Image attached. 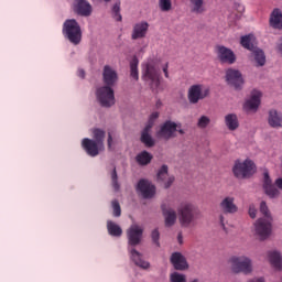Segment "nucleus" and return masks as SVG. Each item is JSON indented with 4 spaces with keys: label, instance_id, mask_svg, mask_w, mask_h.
<instances>
[{
    "label": "nucleus",
    "instance_id": "nucleus-1",
    "mask_svg": "<svg viewBox=\"0 0 282 282\" xmlns=\"http://www.w3.org/2000/svg\"><path fill=\"white\" fill-rule=\"evenodd\" d=\"M260 212L265 218H260L257 220L254 224L256 232L258 236H260V239H268L272 232V216L270 215L268 204H265L263 200L260 204Z\"/></svg>",
    "mask_w": 282,
    "mask_h": 282
},
{
    "label": "nucleus",
    "instance_id": "nucleus-2",
    "mask_svg": "<svg viewBox=\"0 0 282 282\" xmlns=\"http://www.w3.org/2000/svg\"><path fill=\"white\" fill-rule=\"evenodd\" d=\"M177 213L182 228H191V226H195V221L199 215V210L192 203H182L177 208Z\"/></svg>",
    "mask_w": 282,
    "mask_h": 282
},
{
    "label": "nucleus",
    "instance_id": "nucleus-3",
    "mask_svg": "<svg viewBox=\"0 0 282 282\" xmlns=\"http://www.w3.org/2000/svg\"><path fill=\"white\" fill-rule=\"evenodd\" d=\"M142 78L150 83L151 89L160 87V66L158 62L150 59L142 64Z\"/></svg>",
    "mask_w": 282,
    "mask_h": 282
},
{
    "label": "nucleus",
    "instance_id": "nucleus-4",
    "mask_svg": "<svg viewBox=\"0 0 282 282\" xmlns=\"http://www.w3.org/2000/svg\"><path fill=\"white\" fill-rule=\"evenodd\" d=\"M62 32L64 39H67L69 43L73 45H80V42L83 41V30L80 29L78 21L74 19L66 20L63 24Z\"/></svg>",
    "mask_w": 282,
    "mask_h": 282
},
{
    "label": "nucleus",
    "instance_id": "nucleus-5",
    "mask_svg": "<svg viewBox=\"0 0 282 282\" xmlns=\"http://www.w3.org/2000/svg\"><path fill=\"white\" fill-rule=\"evenodd\" d=\"M262 188L267 197H269L270 199H278V197H280L281 195L280 191H282V177L276 178L273 184L272 178L270 177V172L264 171Z\"/></svg>",
    "mask_w": 282,
    "mask_h": 282
},
{
    "label": "nucleus",
    "instance_id": "nucleus-6",
    "mask_svg": "<svg viewBox=\"0 0 282 282\" xmlns=\"http://www.w3.org/2000/svg\"><path fill=\"white\" fill-rule=\"evenodd\" d=\"M229 265L234 274H250L252 272V260L246 256H232Z\"/></svg>",
    "mask_w": 282,
    "mask_h": 282
},
{
    "label": "nucleus",
    "instance_id": "nucleus-7",
    "mask_svg": "<svg viewBox=\"0 0 282 282\" xmlns=\"http://www.w3.org/2000/svg\"><path fill=\"white\" fill-rule=\"evenodd\" d=\"M234 175L238 177V180H246L247 177H252L257 172V167L254 166V162L251 160H246L245 162H236L232 169Z\"/></svg>",
    "mask_w": 282,
    "mask_h": 282
},
{
    "label": "nucleus",
    "instance_id": "nucleus-8",
    "mask_svg": "<svg viewBox=\"0 0 282 282\" xmlns=\"http://www.w3.org/2000/svg\"><path fill=\"white\" fill-rule=\"evenodd\" d=\"M208 96H210V88L204 87V85L200 84L192 85L187 93L191 105H197L199 100H204V98H208Z\"/></svg>",
    "mask_w": 282,
    "mask_h": 282
},
{
    "label": "nucleus",
    "instance_id": "nucleus-9",
    "mask_svg": "<svg viewBox=\"0 0 282 282\" xmlns=\"http://www.w3.org/2000/svg\"><path fill=\"white\" fill-rule=\"evenodd\" d=\"M96 96L101 107H112V105H116L113 88L109 86L99 87L96 91Z\"/></svg>",
    "mask_w": 282,
    "mask_h": 282
},
{
    "label": "nucleus",
    "instance_id": "nucleus-10",
    "mask_svg": "<svg viewBox=\"0 0 282 282\" xmlns=\"http://www.w3.org/2000/svg\"><path fill=\"white\" fill-rule=\"evenodd\" d=\"M215 54L220 63H226L227 65H235L237 63L235 52L224 45H216Z\"/></svg>",
    "mask_w": 282,
    "mask_h": 282
},
{
    "label": "nucleus",
    "instance_id": "nucleus-11",
    "mask_svg": "<svg viewBox=\"0 0 282 282\" xmlns=\"http://www.w3.org/2000/svg\"><path fill=\"white\" fill-rule=\"evenodd\" d=\"M226 82L227 85L234 87L235 89H242L243 87V75L241 72L235 68H229L226 70Z\"/></svg>",
    "mask_w": 282,
    "mask_h": 282
},
{
    "label": "nucleus",
    "instance_id": "nucleus-12",
    "mask_svg": "<svg viewBox=\"0 0 282 282\" xmlns=\"http://www.w3.org/2000/svg\"><path fill=\"white\" fill-rule=\"evenodd\" d=\"M137 192L142 195L143 199H151L155 196V185L151 184L149 180L141 178L138 182Z\"/></svg>",
    "mask_w": 282,
    "mask_h": 282
},
{
    "label": "nucleus",
    "instance_id": "nucleus-13",
    "mask_svg": "<svg viewBox=\"0 0 282 282\" xmlns=\"http://www.w3.org/2000/svg\"><path fill=\"white\" fill-rule=\"evenodd\" d=\"M82 147L84 151H86L87 155H89L90 158H96L100 154V151L105 149L102 145L96 143V141L89 138L83 139Z\"/></svg>",
    "mask_w": 282,
    "mask_h": 282
},
{
    "label": "nucleus",
    "instance_id": "nucleus-14",
    "mask_svg": "<svg viewBox=\"0 0 282 282\" xmlns=\"http://www.w3.org/2000/svg\"><path fill=\"white\" fill-rule=\"evenodd\" d=\"M143 232L142 227L132 225L127 231L129 246H139L140 241H142Z\"/></svg>",
    "mask_w": 282,
    "mask_h": 282
},
{
    "label": "nucleus",
    "instance_id": "nucleus-15",
    "mask_svg": "<svg viewBox=\"0 0 282 282\" xmlns=\"http://www.w3.org/2000/svg\"><path fill=\"white\" fill-rule=\"evenodd\" d=\"M219 208L223 210L224 215H235V213L239 212V207L235 204L234 196H226L219 203Z\"/></svg>",
    "mask_w": 282,
    "mask_h": 282
},
{
    "label": "nucleus",
    "instance_id": "nucleus-16",
    "mask_svg": "<svg viewBox=\"0 0 282 282\" xmlns=\"http://www.w3.org/2000/svg\"><path fill=\"white\" fill-rule=\"evenodd\" d=\"M177 131V123L173 121H165L163 127H161L158 132L159 138H163V140H171V138H175V132Z\"/></svg>",
    "mask_w": 282,
    "mask_h": 282
},
{
    "label": "nucleus",
    "instance_id": "nucleus-17",
    "mask_svg": "<svg viewBox=\"0 0 282 282\" xmlns=\"http://www.w3.org/2000/svg\"><path fill=\"white\" fill-rule=\"evenodd\" d=\"M73 10L79 17L91 15V4L87 0H74Z\"/></svg>",
    "mask_w": 282,
    "mask_h": 282
},
{
    "label": "nucleus",
    "instance_id": "nucleus-18",
    "mask_svg": "<svg viewBox=\"0 0 282 282\" xmlns=\"http://www.w3.org/2000/svg\"><path fill=\"white\" fill-rule=\"evenodd\" d=\"M102 78L106 87H113L118 83V73L111 66H104Z\"/></svg>",
    "mask_w": 282,
    "mask_h": 282
},
{
    "label": "nucleus",
    "instance_id": "nucleus-19",
    "mask_svg": "<svg viewBox=\"0 0 282 282\" xmlns=\"http://www.w3.org/2000/svg\"><path fill=\"white\" fill-rule=\"evenodd\" d=\"M158 182L164 184V188H171L175 176H169V165H162L156 175Z\"/></svg>",
    "mask_w": 282,
    "mask_h": 282
},
{
    "label": "nucleus",
    "instance_id": "nucleus-20",
    "mask_svg": "<svg viewBox=\"0 0 282 282\" xmlns=\"http://www.w3.org/2000/svg\"><path fill=\"white\" fill-rule=\"evenodd\" d=\"M149 32V22L142 21L133 25L131 39L138 41V39H144Z\"/></svg>",
    "mask_w": 282,
    "mask_h": 282
},
{
    "label": "nucleus",
    "instance_id": "nucleus-21",
    "mask_svg": "<svg viewBox=\"0 0 282 282\" xmlns=\"http://www.w3.org/2000/svg\"><path fill=\"white\" fill-rule=\"evenodd\" d=\"M261 91L253 90L251 93V98L245 102V109L247 111H257L259 109V105H261Z\"/></svg>",
    "mask_w": 282,
    "mask_h": 282
},
{
    "label": "nucleus",
    "instance_id": "nucleus-22",
    "mask_svg": "<svg viewBox=\"0 0 282 282\" xmlns=\"http://www.w3.org/2000/svg\"><path fill=\"white\" fill-rule=\"evenodd\" d=\"M161 208L165 218V226L167 228L175 226V221H177V213H175L173 208H166V205H162Z\"/></svg>",
    "mask_w": 282,
    "mask_h": 282
},
{
    "label": "nucleus",
    "instance_id": "nucleus-23",
    "mask_svg": "<svg viewBox=\"0 0 282 282\" xmlns=\"http://www.w3.org/2000/svg\"><path fill=\"white\" fill-rule=\"evenodd\" d=\"M171 263L175 268V270H186L188 268V263L186 262V258L183 257L180 252H174L171 256Z\"/></svg>",
    "mask_w": 282,
    "mask_h": 282
},
{
    "label": "nucleus",
    "instance_id": "nucleus-24",
    "mask_svg": "<svg viewBox=\"0 0 282 282\" xmlns=\"http://www.w3.org/2000/svg\"><path fill=\"white\" fill-rule=\"evenodd\" d=\"M270 25L274 30H282V12L279 9H274L270 17Z\"/></svg>",
    "mask_w": 282,
    "mask_h": 282
},
{
    "label": "nucleus",
    "instance_id": "nucleus-25",
    "mask_svg": "<svg viewBox=\"0 0 282 282\" xmlns=\"http://www.w3.org/2000/svg\"><path fill=\"white\" fill-rule=\"evenodd\" d=\"M269 261L275 270H282V257L278 251H269L268 253Z\"/></svg>",
    "mask_w": 282,
    "mask_h": 282
},
{
    "label": "nucleus",
    "instance_id": "nucleus-26",
    "mask_svg": "<svg viewBox=\"0 0 282 282\" xmlns=\"http://www.w3.org/2000/svg\"><path fill=\"white\" fill-rule=\"evenodd\" d=\"M225 124L229 131H237L239 129V118L235 113H229L225 117Z\"/></svg>",
    "mask_w": 282,
    "mask_h": 282
},
{
    "label": "nucleus",
    "instance_id": "nucleus-27",
    "mask_svg": "<svg viewBox=\"0 0 282 282\" xmlns=\"http://www.w3.org/2000/svg\"><path fill=\"white\" fill-rule=\"evenodd\" d=\"M141 142L149 149L151 147H155V140H153V137H151V128H144L141 132Z\"/></svg>",
    "mask_w": 282,
    "mask_h": 282
},
{
    "label": "nucleus",
    "instance_id": "nucleus-28",
    "mask_svg": "<svg viewBox=\"0 0 282 282\" xmlns=\"http://www.w3.org/2000/svg\"><path fill=\"white\" fill-rule=\"evenodd\" d=\"M191 12L194 14H204L206 12V4L204 0H189Z\"/></svg>",
    "mask_w": 282,
    "mask_h": 282
},
{
    "label": "nucleus",
    "instance_id": "nucleus-29",
    "mask_svg": "<svg viewBox=\"0 0 282 282\" xmlns=\"http://www.w3.org/2000/svg\"><path fill=\"white\" fill-rule=\"evenodd\" d=\"M131 254V259L132 261L135 263V265H138L139 268H142L143 270H147V268H149V262L142 260V254H140V252H138V250L132 249L130 251Z\"/></svg>",
    "mask_w": 282,
    "mask_h": 282
},
{
    "label": "nucleus",
    "instance_id": "nucleus-30",
    "mask_svg": "<svg viewBox=\"0 0 282 282\" xmlns=\"http://www.w3.org/2000/svg\"><path fill=\"white\" fill-rule=\"evenodd\" d=\"M269 124H270V127H273V128L282 127L281 113H279L276 110H270Z\"/></svg>",
    "mask_w": 282,
    "mask_h": 282
},
{
    "label": "nucleus",
    "instance_id": "nucleus-31",
    "mask_svg": "<svg viewBox=\"0 0 282 282\" xmlns=\"http://www.w3.org/2000/svg\"><path fill=\"white\" fill-rule=\"evenodd\" d=\"M94 142L99 144L100 147L105 148V135H107V132L100 128H94L91 130Z\"/></svg>",
    "mask_w": 282,
    "mask_h": 282
},
{
    "label": "nucleus",
    "instance_id": "nucleus-32",
    "mask_svg": "<svg viewBox=\"0 0 282 282\" xmlns=\"http://www.w3.org/2000/svg\"><path fill=\"white\" fill-rule=\"evenodd\" d=\"M107 230L111 237H122V228L112 220L107 221Z\"/></svg>",
    "mask_w": 282,
    "mask_h": 282
},
{
    "label": "nucleus",
    "instance_id": "nucleus-33",
    "mask_svg": "<svg viewBox=\"0 0 282 282\" xmlns=\"http://www.w3.org/2000/svg\"><path fill=\"white\" fill-rule=\"evenodd\" d=\"M135 160L140 166H147V164H151V161L153 160V155L149 153L148 151H142L135 156Z\"/></svg>",
    "mask_w": 282,
    "mask_h": 282
},
{
    "label": "nucleus",
    "instance_id": "nucleus-34",
    "mask_svg": "<svg viewBox=\"0 0 282 282\" xmlns=\"http://www.w3.org/2000/svg\"><path fill=\"white\" fill-rule=\"evenodd\" d=\"M254 41V35L248 34L245 36H241L240 44L245 47V50H249V52H252L257 46L252 43Z\"/></svg>",
    "mask_w": 282,
    "mask_h": 282
},
{
    "label": "nucleus",
    "instance_id": "nucleus-35",
    "mask_svg": "<svg viewBox=\"0 0 282 282\" xmlns=\"http://www.w3.org/2000/svg\"><path fill=\"white\" fill-rule=\"evenodd\" d=\"M251 52L258 67H263V65H265V53H263L260 48L257 47Z\"/></svg>",
    "mask_w": 282,
    "mask_h": 282
},
{
    "label": "nucleus",
    "instance_id": "nucleus-36",
    "mask_svg": "<svg viewBox=\"0 0 282 282\" xmlns=\"http://www.w3.org/2000/svg\"><path fill=\"white\" fill-rule=\"evenodd\" d=\"M138 64H139L138 57H133L132 61L130 62V76L134 80H139L140 78L138 73Z\"/></svg>",
    "mask_w": 282,
    "mask_h": 282
},
{
    "label": "nucleus",
    "instance_id": "nucleus-37",
    "mask_svg": "<svg viewBox=\"0 0 282 282\" xmlns=\"http://www.w3.org/2000/svg\"><path fill=\"white\" fill-rule=\"evenodd\" d=\"M159 8L161 12H171L173 9V0H159Z\"/></svg>",
    "mask_w": 282,
    "mask_h": 282
},
{
    "label": "nucleus",
    "instance_id": "nucleus-38",
    "mask_svg": "<svg viewBox=\"0 0 282 282\" xmlns=\"http://www.w3.org/2000/svg\"><path fill=\"white\" fill-rule=\"evenodd\" d=\"M111 206L113 217H120L122 215V208L120 207V203L118 202V199H113L111 202Z\"/></svg>",
    "mask_w": 282,
    "mask_h": 282
},
{
    "label": "nucleus",
    "instance_id": "nucleus-39",
    "mask_svg": "<svg viewBox=\"0 0 282 282\" xmlns=\"http://www.w3.org/2000/svg\"><path fill=\"white\" fill-rule=\"evenodd\" d=\"M112 17L117 21H122V14H120V1H117L112 7Z\"/></svg>",
    "mask_w": 282,
    "mask_h": 282
},
{
    "label": "nucleus",
    "instance_id": "nucleus-40",
    "mask_svg": "<svg viewBox=\"0 0 282 282\" xmlns=\"http://www.w3.org/2000/svg\"><path fill=\"white\" fill-rule=\"evenodd\" d=\"M111 182H112V188L115 191H120V183H118V172L116 171V167H113L111 173Z\"/></svg>",
    "mask_w": 282,
    "mask_h": 282
},
{
    "label": "nucleus",
    "instance_id": "nucleus-41",
    "mask_svg": "<svg viewBox=\"0 0 282 282\" xmlns=\"http://www.w3.org/2000/svg\"><path fill=\"white\" fill-rule=\"evenodd\" d=\"M210 124V118L206 116H202L197 121V128L198 129H206Z\"/></svg>",
    "mask_w": 282,
    "mask_h": 282
},
{
    "label": "nucleus",
    "instance_id": "nucleus-42",
    "mask_svg": "<svg viewBox=\"0 0 282 282\" xmlns=\"http://www.w3.org/2000/svg\"><path fill=\"white\" fill-rule=\"evenodd\" d=\"M158 118H160V112H152V113L150 115V118H149V120H148V123H147L145 128H148V129H153V124H155V120H156Z\"/></svg>",
    "mask_w": 282,
    "mask_h": 282
},
{
    "label": "nucleus",
    "instance_id": "nucleus-43",
    "mask_svg": "<svg viewBox=\"0 0 282 282\" xmlns=\"http://www.w3.org/2000/svg\"><path fill=\"white\" fill-rule=\"evenodd\" d=\"M172 282H186V278L177 272L172 273L171 275Z\"/></svg>",
    "mask_w": 282,
    "mask_h": 282
},
{
    "label": "nucleus",
    "instance_id": "nucleus-44",
    "mask_svg": "<svg viewBox=\"0 0 282 282\" xmlns=\"http://www.w3.org/2000/svg\"><path fill=\"white\" fill-rule=\"evenodd\" d=\"M152 241L160 248V231L158 229H154L151 234Z\"/></svg>",
    "mask_w": 282,
    "mask_h": 282
},
{
    "label": "nucleus",
    "instance_id": "nucleus-45",
    "mask_svg": "<svg viewBox=\"0 0 282 282\" xmlns=\"http://www.w3.org/2000/svg\"><path fill=\"white\" fill-rule=\"evenodd\" d=\"M234 8H235V10H237V12H239V14H243V12L246 10V8L239 2H235Z\"/></svg>",
    "mask_w": 282,
    "mask_h": 282
},
{
    "label": "nucleus",
    "instance_id": "nucleus-46",
    "mask_svg": "<svg viewBox=\"0 0 282 282\" xmlns=\"http://www.w3.org/2000/svg\"><path fill=\"white\" fill-rule=\"evenodd\" d=\"M108 149L111 151V147L113 144V137L111 135V132H108Z\"/></svg>",
    "mask_w": 282,
    "mask_h": 282
},
{
    "label": "nucleus",
    "instance_id": "nucleus-47",
    "mask_svg": "<svg viewBox=\"0 0 282 282\" xmlns=\"http://www.w3.org/2000/svg\"><path fill=\"white\" fill-rule=\"evenodd\" d=\"M249 217H251V219L257 217V209H254V207L249 208Z\"/></svg>",
    "mask_w": 282,
    "mask_h": 282
},
{
    "label": "nucleus",
    "instance_id": "nucleus-48",
    "mask_svg": "<svg viewBox=\"0 0 282 282\" xmlns=\"http://www.w3.org/2000/svg\"><path fill=\"white\" fill-rule=\"evenodd\" d=\"M247 282H265V280L263 278H253Z\"/></svg>",
    "mask_w": 282,
    "mask_h": 282
},
{
    "label": "nucleus",
    "instance_id": "nucleus-49",
    "mask_svg": "<svg viewBox=\"0 0 282 282\" xmlns=\"http://www.w3.org/2000/svg\"><path fill=\"white\" fill-rule=\"evenodd\" d=\"M163 73L165 75V78H169V64H166L165 67L163 68Z\"/></svg>",
    "mask_w": 282,
    "mask_h": 282
},
{
    "label": "nucleus",
    "instance_id": "nucleus-50",
    "mask_svg": "<svg viewBox=\"0 0 282 282\" xmlns=\"http://www.w3.org/2000/svg\"><path fill=\"white\" fill-rule=\"evenodd\" d=\"M177 241L178 243H184V237L182 236V232L177 235Z\"/></svg>",
    "mask_w": 282,
    "mask_h": 282
},
{
    "label": "nucleus",
    "instance_id": "nucleus-51",
    "mask_svg": "<svg viewBox=\"0 0 282 282\" xmlns=\"http://www.w3.org/2000/svg\"><path fill=\"white\" fill-rule=\"evenodd\" d=\"M79 78H85V70L84 69H78L77 72Z\"/></svg>",
    "mask_w": 282,
    "mask_h": 282
},
{
    "label": "nucleus",
    "instance_id": "nucleus-52",
    "mask_svg": "<svg viewBox=\"0 0 282 282\" xmlns=\"http://www.w3.org/2000/svg\"><path fill=\"white\" fill-rule=\"evenodd\" d=\"M219 221H220V225L223 226V228H226V223H224V215L219 216Z\"/></svg>",
    "mask_w": 282,
    "mask_h": 282
},
{
    "label": "nucleus",
    "instance_id": "nucleus-53",
    "mask_svg": "<svg viewBox=\"0 0 282 282\" xmlns=\"http://www.w3.org/2000/svg\"><path fill=\"white\" fill-rule=\"evenodd\" d=\"M156 107H162V101H156Z\"/></svg>",
    "mask_w": 282,
    "mask_h": 282
},
{
    "label": "nucleus",
    "instance_id": "nucleus-54",
    "mask_svg": "<svg viewBox=\"0 0 282 282\" xmlns=\"http://www.w3.org/2000/svg\"><path fill=\"white\" fill-rule=\"evenodd\" d=\"M178 133H180L181 135H184V130H183V129H180V130H178Z\"/></svg>",
    "mask_w": 282,
    "mask_h": 282
},
{
    "label": "nucleus",
    "instance_id": "nucleus-55",
    "mask_svg": "<svg viewBox=\"0 0 282 282\" xmlns=\"http://www.w3.org/2000/svg\"><path fill=\"white\" fill-rule=\"evenodd\" d=\"M104 1H106V3H109V1H111V0H104Z\"/></svg>",
    "mask_w": 282,
    "mask_h": 282
},
{
    "label": "nucleus",
    "instance_id": "nucleus-56",
    "mask_svg": "<svg viewBox=\"0 0 282 282\" xmlns=\"http://www.w3.org/2000/svg\"><path fill=\"white\" fill-rule=\"evenodd\" d=\"M192 282H197V280H194V281H192Z\"/></svg>",
    "mask_w": 282,
    "mask_h": 282
}]
</instances>
